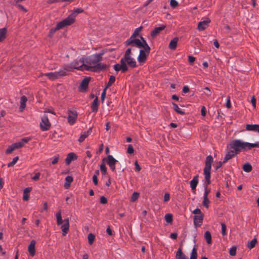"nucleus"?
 I'll return each mask as SVG.
<instances>
[{
    "instance_id": "1",
    "label": "nucleus",
    "mask_w": 259,
    "mask_h": 259,
    "mask_svg": "<svg viewBox=\"0 0 259 259\" xmlns=\"http://www.w3.org/2000/svg\"><path fill=\"white\" fill-rule=\"evenodd\" d=\"M107 52V50H103L100 53H96L89 57H84L85 63L88 67L92 68L91 70L87 71L100 72L106 70L108 66L101 61L102 60L103 56Z\"/></svg>"
},
{
    "instance_id": "2",
    "label": "nucleus",
    "mask_w": 259,
    "mask_h": 259,
    "mask_svg": "<svg viewBox=\"0 0 259 259\" xmlns=\"http://www.w3.org/2000/svg\"><path fill=\"white\" fill-rule=\"evenodd\" d=\"M213 157L210 155L207 156L205 160V166L203 169V174L204 175V180L203 181L204 193L203 197H208V195L210 192V190L207 189V186L211 183L210 170L211 168V163L213 162Z\"/></svg>"
},
{
    "instance_id": "3",
    "label": "nucleus",
    "mask_w": 259,
    "mask_h": 259,
    "mask_svg": "<svg viewBox=\"0 0 259 259\" xmlns=\"http://www.w3.org/2000/svg\"><path fill=\"white\" fill-rule=\"evenodd\" d=\"M125 46H131V47H136L138 48H143L147 52L150 51L151 49L145 38L140 36V39L136 38L131 36L124 42Z\"/></svg>"
},
{
    "instance_id": "4",
    "label": "nucleus",
    "mask_w": 259,
    "mask_h": 259,
    "mask_svg": "<svg viewBox=\"0 0 259 259\" xmlns=\"http://www.w3.org/2000/svg\"><path fill=\"white\" fill-rule=\"evenodd\" d=\"M68 65L70 70L74 69L80 71H87V70H91L92 68L88 67V65L85 64L84 57L80 58L79 60H74Z\"/></svg>"
},
{
    "instance_id": "5",
    "label": "nucleus",
    "mask_w": 259,
    "mask_h": 259,
    "mask_svg": "<svg viewBox=\"0 0 259 259\" xmlns=\"http://www.w3.org/2000/svg\"><path fill=\"white\" fill-rule=\"evenodd\" d=\"M227 147L228 149H231L237 154L242 150L245 151V142L240 140H234L231 141Z\"/></svg>"
},
{
    "instance_id": "6",
    "label": "nucleus",
    "mask_w": 259,
    "mask_h": 259,
    "mask_svg": "<svg viewBox=\"0 0 259 259\" xmlns=\"http://www.w3.org/2000/svg\"><path fill=\"white\" fill-rule=\"evenodd\" d=\"M131 48H128L125 52L123 58H121L120 60H123L124 63L126 62L130 67L135 68L137 67V63L135 60L131 56Z\"/></svg>"
},
{
    "instance_id": "7",
    "label": "nucleus",
    "mask_w": 259,
    "mask_h": 259,
    "mask_svg": "<svg viewBox=\"0 0 259 259\" xmlns=\"http://www.w3.org/2000/svg\"><path fill=\"white\" fill-rule=\"evenodd\" d=\"M197 249L194 246L192 250L190 259H197ZM176 259H188L186 255L183 253L181 248H179L177 251Z\"/></svg>"
},
{
    "instance_id": "8",
    "label": "nucleus",
    "mask_w": 259,
    "mask_h": 259,
    "mask_svg": "<svg viewBox=\"0 0 259 259\" xmlns=\"http://www.w3.org/2000/svg\"><path fill=\"white\" fill-rule=\"evenodd\" d=\"M83 12V10L81 8H77L71 14L69 15L67 18L64 19L68 26L74 23L75 18L78 14Z\"/></svg>"
},
{
    "instance_id": "9",
    "label": "nucleus",
    "mask_w": 259,
    "mask_h": 259,
    "mask_svg": "<svg viewBox=\"0 0 259 259\" xmlns=\"http://www.w3.org/2000/svg\"><path fill=\"white\" fill-rule=\"evenodd\" d=\"M67 26H68V25L66 23V22L64 20L58 22L56 26L55 27L51 28L50 30L49 34H48V37L52 38L53 37V35L54 34V33L56 32V31H57L60 29H62Z\"/></svg>"
},
{
    "instance_id": "10",
    "label": "nucleus",
    "mask_w": 259,
    "mask_h": 259,
    "mask_svg": "<svg viewBox=\"0 0 259 259\" xmlns=\"http://www.w3.org/2000/svg\"><path fill=\"white\" fill-rule=\"evenodd\" d=\"M51 125L47 115H44L41 118V121L40 123V129L42 131H46L49 130Z\"/></svg>"
},
{
    "instance_id": "11",
    "label": "nucleus",
    "mask_w": 259,
    "mask_h": 259,
    "mask_svg": "<svg viewBox=\"0 0 259 259\" xmlns=\"http://www.w3.org/2000/svg\"><path fill=\"white\" fill-rule=\"evenodd\" d=\"M118 161L112 155H108L106 159V163L113 172L116 171L115 165Z\"/></svg>"
},
{
    "instance_id": "12",
    "label": "nucleus",
    "mask_w": 259,
    "mask_h": 259,
    "mask_svg": "<svg viewBox=\"0 0 259 259\" xmlns=\"http://www.w3.org/2000/svg\"><path fill=\"white\" fill-rule=\"evenodd\" d=\"M69 115L67 118L68 122L70 125H73L76 122L77 117V112L76 111L68 110Z\"/></svg>"
},
{
    "instance_id": "13",
    "label": "nucleus",
    "mask_w": 259,
    "mask_h": 259,
    "mask_svg": "<svg viewBox=\"0 0 259 259\" xmlns=\"http://www.w3.org/2000/svg\"><path fill=\"white\" fill-rule=\"evenodd\" d=\"M120 64H116L113 66L114 69L116 71L121 70L122 72H125L128 70V67L126 63H124L123 60H120Z\"/></svg>"
},
{
    "instance_id": "14",
    "label": "nucleus",
    "mask_w": 259,
    "mask_h": 259,
    "mask_svg": "<svg viewBox=\"0 0 259 259\" xmlns=\"http://www.w3.org/2000/svg\"><path fill=\"white\" fill-rule=\"evenodd\" d=\"M211 21L209 18H206L204 21L198 23L197 29L199 31H203L206 29L209 26Z\"/></svg>"
},
{
    "instance_id": "15",
    "label": "nucleus",
    "mask_w": 259,
    "mask_h": 259,
    "mask_svg": "<svg viewBox=\"0 0 259 259\" xmlns=\"http://www.w3.org/2000/svg\"><path fill=\"white\" fill-rule=\"evenodd\" d=\"M150 51L147 52L144 49L143 50H140V54L138 57V61L139 63H144L147 58V56L149 54Z\"/></svg>"
},
{
    "instance_id": "16",
    "label": "nucleus",
    "mask_w": 259,
    "mask_h": 259,
    "mask_svg": "<svg viewBox=\"0 0 259 259\" xmlns=\"http://www.w3.org/2000/svg\"><path fill=\"white\" fill-rule=\"evenodd\" d=\"M30 139L28 137H26L21 139L20 141L13 144L15 150L18 149L23 147L26 143H27Z\"/></svg>"
},
{
    "instance_id": "17",
    "label": "nucleus",
    "mask_w": 259,
    "mask_h": 259,
    "mask_svg": "<svg viewBox=\"0 0 259 259\" xmlns=\"http://www.w3.org/2000/svg\"><path fill=\"white\" fill-rule=\"evenodd\" d=\"M70 71L68 67V65H65L63 67L60 69L58 71H56L58 78L67 75L68 72Z\"/></svg>"
},
{
    "instance_id": "18",
    "label": "nucleus",
    "mask_w": 259,
    "mask_h": 259,
    "mask_svg": "<svg viewBox=\"0 0 259 259\" xmlns=\"http://www.w3.org/2000/svg\"><path fill=\"white\" fill-rule=\"evenodd\" d=\"M204 218V214L195 215L193 218L194 225L196 228L202 225Z\"/></svg>"
},
{
    "instance_id": "19",
    "label": "nucleus",
    "mask_w": 259,
    "mask_h": 259,
    "mask_svg": "<svg viewBox=\"0 0 259 259\" xmlns=\"http://www.w3.org/2000/svg\"><path fill=\"white\" fill-rule=\"evenodd\" d=\"M91 78L90 77H87L84 78L81 81L79 87V91H85L88 88L89 83L90 82Z\"/></svg>"
},
{
    "instance_id": "20",
    "label": "nucleus",
    "mask_w": 259,
    "mask_h": 259,
    "mask_svg": "<svg viewBox=\"0 0 259 259\" xmlns=\"http://www.w3.org/2000/svg\"><path fill=\"white\" fill-rule=\"evenodd\" d=\"M64 224L61 227L62 231V235L65 236L68 233L69 228V221L68 219H66L64 220Z\"/></svg>"
},
{
    "instance_id": "21",
    "label": "nucleus",
    "mask_w": 259,
    "mask_h": 259,
    "mask_svg": "<svg viewBox=\"0 0 259 259\" xmlns=\"http://www.w3.org/2000/svg\"><path fill=\"white\" fill-rule=\"evenodd\" d=\"M165 27L166 26L163 25L159 27L155 28L151 32V36L152 37H155L156 35L159 34L161 31L164 30Z\"/></svg>"
},
{
    "instance_id": "22",
    "label": "nucleus",
    "mask_w": 259,
    "mask_h": 259,
    "mask_svg": "<svg viewBox=\"0 0 259 259\" xmlns=\"http://www.w3.org/2000/svg\"><path fill=\"white\" fill-rule=\"evenodd\" d=\"M198 175L195 176L193 179L190 181V186L193 193H195L196 188L198 183Z\"/></svg>"
},
{
    "instance_id": "23",
    "label": "nucleus",
    "mask_w": 259,
    "mask_h": 259,
    "mask_svg": "<svg viewBox=\"0 0 259 259\" xmlns=\"http://www.w3.org/2000/svg\"><path fill=\"white\" fill-rule=\"evenodd\" d=\"M92 128H90L87 131L81 133L80 136L79 137L78 141L79 143L82 142L86 138H87L92 133Z\"/></svg>"
},
{
    "instance_id": "24",
    "label": "nucleus",
    "mask_w": 259,
    "mask_h": 259,
    "mask_svg": "<svg viewBox=\"0 0 259 259\" xmlns=\"http://www.w3.org/2000/svg\"><path fill=\"white\" fill-rule=\"evenodd\" d=\"M35 241L32 240L28 246V251L31 256H33L35 254Z\"/></svg>"
},
{
    "instance_id": "25",
    "label": "nucleus",
    "mask_w": 259,
    "mask_h": 259,
    "mask_svg": "<svg viewBox=\"0 0 259 259\" xmlns=\"http://www.w3.org/2000/svg\"><path fill=\"white\" fill-rule=\"evenodd\" d=\"M246 130L248 131L256 132L259 133V124H247L245 127Z\"/></svg>"
},
{
    "instance_id": "26",
    "label": "nucleus",
    "mask_w": 259,
    "mask_h": 259,
    "mask_svg": "<svg viewBox=\"0 0 259 259\" xmlns=\"http://www.w3.org/2000/svg\"><path fill=\"white\" fill-rule=\"evenodd\" d=\"M46 76L48 77V78L52 80H54L55 79H57L58 78L57 74L56 71L54 72H49V73H46L41 74L40 76Z\"/></svg>"
},
{
    "instance_id": "27",
    "label": "nucleus",
    "mask_w": 259,
    "mask_h": 259,
    "mask_svg": "<svg viewBox=\"0 0 259 259\" xmlns=\"http://www.w3.org/2000/svg\"><path fill=\"white\" fill-rule=\"evenodd\" d=\"M254 147L259 148V142H256L254 143H250L245 142V151L250 150Z\"/></svg>"
},
{
    "instance_id": "28",
    "label": "nucleus",
    "mask_w": 259,
    "mask_h": 259,
    "mask_svg": "<svg viewBox=\"0 0 259 259\" xmlns=\"http://www.w3.org/2000/svg\"><path fill=\"white\" fill-rule=\"evenodd\" d=\"M99 101L97 97L94 100L91 105V109L93 112L96 113L98 110Z\"/></svg>"
},
{
    "instance_id": "29",
    "label": "nucleus",
    "mask_w": 259,
    "mask_h": 259,
    "mask_svg": "<svg viewBox=\"0 0 259 259\" xmlns=\"http://www.w3.org/2000/svg\"><path fill=\"white\" fill-rule=\"evenodd\" d=\"M77 158L76 155L74 153H69L68 154L67 157L65 159V162L66 164L68 165L70 163L72 160Z\"/></svg>"
},
{
    "instance_id": "30",
    "label": "nucleus",
    "mask_w": 259,
    "mask_h": 259,
    "mask_svg": "<svg viewBox=\"0 0 259 259\" xmlns=\"http://www.w3.org/2000/svg\"><path fill=\"white\" fill-rule=\"evenodd\" d=\"M179 40V38L177 37L174 38L169 44V48L171 50H175L177 46V43Z\"/></svg>"
},
{
    "instance_id": "31",
    "label": "nucleus",
    "mask_w": 259,
    "mask_h": 259,
    "mask_svg": "<svg viewBox=\"0 0 259 259\" xmlns=\"http://www.w3.org/2000/svg\"><path fill=\"white\" fill-rule=\"evenodd\" d=\"M228 150L229 151L224 157V162H226L228 160L234 157V156L236 154L235 153V152H234L233 150H231V149Z\"/></svg>"
},
{
    "instance_id": "32",
    "label": "nucleus",
    "mask_w": 259,
    "mask_h": 259,
    "mask_svg": "<svg viewBox=\"0 0 259 259\" xmlns=\"http://www.w3.org/2000/svg\"><path fill=\"white\" fill-rule=\"evenodd\" d=\"M27 101V98L25 96H23L21 97L20 100V111H23L26 107V103Z\"/></svg>"
},
{
    "instance_id": "33",
    "label": "nucleus",
    "mask_w": 259,
    "mask_h": 259,
    "mask_svg": "<svg viewBox=\"0 0 259 259\" xmlns=\"http://www.w3.org/2000/svg\"><path fill=\"white\" fill-rule=\"evenodd\" d=\"M73 177L71 176H67L65 178V183L64 184V187L65 189H68L70 187L71 183L73 182Z\"/></svg>"
},
{
    "instance_id": "34",
    "label": "nucleus",
    "mask_w": 259,
    "mask_h": 259,
    "mask_svg": "<svg viewBox=\"0 0 259 259\" xmlns=\"http://www.w3.org/2000/svg\"><path fill=\"white\" fill-rule=\"evenodd\" d=\"M7 29L6 28L0 29V42L4 41L6 38Z\"/></svg>"
},
{
    "instance_id": "35",
    "label": "nucleus",
    "mask_w": 259,
    "mask_h": 259,
    "mask_svg": "<svg viewBox=\"0 0 259 259\" xmlns=\"http://www.w3.org/2000/svg\"><path fill=\"white\" fill-rule=\"evenodd\" d=\"M204 238L206 241V242L208 244H211V243H212L211 235L210 232L209 231H207L205 232V233L204 234Z\"/></svg>"
},
{
    "instance_id": "36",
    "label": "nucleus",
    "mask_w": 259,
    "mask_h": 259,
    "mask_svg": "<svg viewBox=\"0 0 259 259\" xmlns=\"http://www.w3.org/2000/svg\"><path fill=\"white\" fill-rule=\"evenodd\" d=\"M173 105V109L174 110L177 112L178 114H180L181 115H184L185 114V112L181 110L178 106L177 104L176 103H172Z\"/></svg>"
},
{
    "instance_id": "37",
    "label": "nucleus",
    "mask_w": 259,
    "mask_h": 259,
    "mask_svg": "<svg viewBox=\"0 0 259 259\" xmlns=\"http://www.w3.org/2000/svg\"><path fill=\"white\" fill-rule=\"evenodd\" d=\"M242 168L244 171L247 172H250L252 169V166L249 163H246L245 164H244L242 167Z\"/></svg>"
},
{
    "instance_id": "38",
    "label": "nucleus",
    "mask_w": 259,
    "mask_h": 259,
    "mask_svg": "<svg viewBox=\"0 0 259 259\" xmlns=\"http://www.w3.org/2000/svg\"><path fill=\"white\" fill-rule=\"evenodd\" d=\"M56 219H57V224L58 226H60L62 224L63 222V220L62 219L61 213L60 211H58L56 213Z\"/></svg>"
},
{
    "instance_id": "39",
    "label": "nucleus",
    "mask_w": 259,
    "mask_h": 259,
    "mask_svg": "<svg viewBox=\"0 0 259 259\" xmlns=\"http://www.w3.org/2000/svg\"><path fill=\"white\" fill-rule=\"evenodd\" d=\"M74 0H48L47 1V3L48 4H52L53 3H60V2H68V3H71Z\"/></svg>"
},
{
    "instance_id": "40",
    "label": "nucleus",
    "mask_w": 259,
    "mask_h": 259,
    "mask_svg": "<svg viewBox=\"0 0 259 259\" xmlns=\"http://www.w3.org/2000/svg\"><path fill=\"white\" fill-rule=\"evenodd\" d=\"M257 243V239L254 238L247 245V247L249 249L253 248Z\"/></svg>"
},
{
    "instance_id": "41",
    "label": "nucleus",
    "mask_w": 259,
    "mask_h": 259,
    "mask_svg": "<svg viewBox=\"0 0 259 259\" xmlns=\"http://www.w3.org/2000/svg\"><path fill=\"white\" fill-rule=\"evenodd\" d=\"M115 77L114 76L111 75L109 77V79L108 81V82L106 87V88H108L112 85V84L115 82Z\"/></svg>"
},
{
    "instance_id": "42",
    "label": "nucleus",
    "mask_w": 259,
    "mask_h": 259,
    "mask_svg": "<svg viewBox=\"0 0 259 259\" xmlns=\"http://www.w3.org/2000/svg\"><path fill=\"white\" fill-rule=\"evenodd\" d=\"M210 203V201L209 200L208 197H203V200L202 201V205L204 207L206 208L209 207V204Z\"/></svg>"
},
{
    "instance_id": "43",
    "label": "nucleus",
    "mask_w": 259,
    "mask_h": 259,
    "mask_svg": "<svg viewBox=\"0 0 259 259\" xmlns=\"http://www.w3.org/2000/svg\"><path fill=\"white\" fill-rule=\"evenodd\" d=\"M142 26H140L138 28H137L131 36H133V37H136L139 35V33L142 30Z\"/></svg>"
},
{
    "instance_id": "44",
    "label": "nucleus",
    "mask_w": 259,
    "mask_h": 259,
    "mask_svg": "<svg viewBox=\"0 0 259 259\" xmlns=\"http://www.w3.org/2000/svg\"><path fill=\"white\" fill-rule=\"evenodd\" d=\"M100 169L102 175H105L107 174V168L104 162L100 165Z\"/></svg>"
},
{
    "instance_id": "45",
    "label": "nucleus",
    "mask_w": 259,
    "mask_h": 259,
    "mask_svg": "<svg viewBox=\"0 0 259 259\" xmlns=\"http://www.w3.org/2000/svg\"><path fill=\"white\" fill-rule=\"evenodd\" d=\"M165 220L168 223H171L172 221V215L170 213H167L165 215Z\"/></svg>"
},
{
    "instance_id": "46",
    "label": "nucleus",
    "mask_w": 259,
    "mask_h": 259,
    "mask_svg": "<svg viewBox=\"0 0 259 259\" xmlns=\"http://www.w3.org/2000/svg\"><path fill=\"white\" fill-rule=\"evenodd\" d=\"M95 235L92 233H90L88 235V241H89V243L90 245H92L94 241L95 240Z\"/></svg>"
},
{
    "instance_id": "47",
    "label": "nucleus",
    "mask_w": 259,
    "mask_h": 259,
    "mask_svg": "<svg viewBox=\"0 0 259 259\" xmlns=\"http://www.w3.org/2000/svg\"><path fill=\"white\" fill-rule=\"evenodd\" d=\"M19 159V157L16 156L13 158L12 161L9 162L8 164V167H12L14 165Z\"/></svg>"
},
{
    "instance_id": "48",
    "label": "nucleus",
    "mask_w": 259,
    "mask_h": 259,
    "mask_svg": "<svg viewBox=\"0 0 259 259\" xmlns=\"http://www.w3.org/2000/svg\"><path fill=\"white\" fill-rule=\"evenodd\" d=\"M139 193L135 192H134V193L133 194V195L132 196L131 201H132V202L136 201L139 198Z\"/></svg>"
},
{
    "instance_id": "49",
    "label": "nucleus",
    "mask_w": 259,
    "mask_h": 259,
    "mask_svg": "<svg viewBox=\"0 0 259 259\" xmlns=\"http://www.w3.org/2000/svg\"><path fill=\"white\" fill-rule=\"evenodd\" d=\"M229 253L231 256H235L236 254V247L234 246L229 250Z\"/></svg>"
},
{
    "instance_id": "50",
    "label": "nucleus",
    "mask_w": 259,
    "mask_h": 259,
    "mask_svg": "<svg viewBox=\"0 0 259 259\" xmlns=\"http://www.w3.org/2000/svg\"><path fill=\"white\" fill-rule=\"evenodd\" d=\"M222 227V233L223 236H225L226 234V226L225 223H221Z\"/></svg>"
},
{
    "instance_id": "51",
    "label": "nucleus",
    "mask_w": 259,
    "mask_h": 259,
    "mask_svg": "<svg viewBox=\"0 0 259 259\" xmlns=\"http://www.w3.org/2000/svg\"><path fill=\"white\" fill-rule=\"evenodd\" d=\"M59 159V154L56 155L53 158V160L51 162L52 164H56L58 162Z\"/></svg>"
},
{
    "instance_id": "52",
    "label": "nucleus",
    "mask_w": 259,
    "mask_h": 259,
    "mask_svg": "<svg viewBox=\"0 0 259 259\" xmlns=\"http://www.w3.org/2000/svg\"><path fill=\"white\" fill-rule=\"evenodd\" d=\"M14 150H15V148L13 146V145L12 144L6 150V153L7 154H10Z\"/></svg>"
},
{
    "instance_id": "53",
    "label": "nucleus",
    "mask_w": 259,
    "mask_h": 259,
    "mask_svg": "<svg viewBox=\"0 0 259 259\" xmlns=\"http://www.w3.org/2000/svg\"><path fill=\"white\" fill-rule=\"evenodd\" d=\"M170 5L172 8H175L178 6V3L176 0H170Z\"/></svg>"
},
{
    "instance_id": "54",
    "label": "nucleus",
    "mask_w": 259,
    "mask_h": 259,
    "mask_svg": "<svg viewBox=\"0 0 259 259\" xmlns=\"http://www.w3.org/2000/svg\"><path fill=\"white\" fill-rule=\"evenodd\" d=\"M134 152V149L132 145H128L127 149V153L129 154H133Z\"/></svg>"
},
{
    "instance_id": "55",
    "label": "nucleus",
    "mask_w": 259,
    "mask_h": 259,
    "mask_svg": "<svg viewBox=\"0 0 259 259\" xmlns=\"http://www.w3.org/2000/svg\"><path fill=\"white\" fill-rule=\"evenodd\" d=\"M106 89L107 88H105L101 94V99L102 103L104 102L106 97Z\"/></svg>"
},
{
    "instance_id": "56",
    "label": "nucleus",
    "mask_w": 259,
    "mask_h": 259,
    "mask_svg": "<svg viewBox=\"0 0 259 259\" xmlns=\"http://www.w3.org/2000/svg\"><path fill=\"white\" fill-rule=\"evenodd\" d=\"M193 213L195 214V215H201V214H204L201 211V210L199 208H196L193 211Z\"/></svg>"
},
{
    "instance_id": "57",
    "label": "nucleus",
    "mask_w": 259,
    "mask_h": 259,
    "mask_svg": "<svg viewBox=\"0 0 259 259\" xmlns=\"http://www.w3.org/2000/svg\"><path fill=\"white\" fill-rule=\"evenodd\" d=\"M40 174V172H37L35 175L32 177V179L34 181H37L39 180Z\"/></svg>"
},
{
    "instance_id": "58",
    "label": "nucleus",
    "mask_w": 259,
    "mask_h": 259,
    "mask_svg": "<svg viewBox=\"0 0 259 259\" xmlns=\"http://www.w3.org/2000/svg\"><path fill=\"white\" fill-rule=\"evenodd\" d=\"M225 162H224V160L223 161H219L217 163L216 165L215 166V170L218 169L220 167H222L223 163H225Z\"/></svg>"
},
{
    "instance_id": "59",
    "label": "nucleus",
    "mask_w": 259,
    "mask_h": 259,
    "mask_svg": "<svg viewBox=\"0 0 259 259\" xmlns=\"http://www.w3.org/2000/svg\"><path fill=\"white\" fill-rule=\"evenodd\" d=\"M100 202L103 204H106L107 203V199L105 196H101L100 197Z\"/></svg>"
},
{
    "instance_id": "60",
    "label": "nucleus",
    "mask_w": 259,
    "mask_h": 259,
    "mask_svg": "<svg viewBox=\"0 0 259 259\" xmlns=\"http://www.w3.org/2000/svg\"><path fill=\"white\" fill-rule=\"evenodd\" d=\"M226 107L228 108H230L231 107V104L230 102V97L228 96L227 97V102H226Z\"/></svg>"
},
{
    "instance_id": "61",
    "label": "nucleus",
    "mask_w": 259,
    "mask_h": 259,
    "mask_svg": "<svg viewBox=\"0 0 259 259\" xmlns=\"http://www.w3.org/2000/svg\"><path fill=\"white\" fill-rule=\"evenodd\" d=\"M16 6L17 7H18L19 8H20L23 12H27V10L23 6H22V5L18 4V5H16Z\"/></svg>"
},
{
    "instance_id": "62",
    "label": "nucleus",
    "mask_w": 259,
    "mask_h": 259,
    "mask_svg": "<svg viewBox=\"0 0 259 259\" xmlns=\"http://www.w3.org/2000/svg\"><path fill=\"white\" fill-rule=\"evenodd\" d=\"M251 102L254 108L256 107V99L253 96L251 99Z\"/></svg>"
},
{
    "instance_id": "63",
    "label": "nucleus",
    "mask_w": 259,
    "mask_h": 259,
    "mask_svg": "<svg viewBox=\"0 0 259 259\" xmlns=\"http://www.w3.org/2000/svg\"><path fill=\"white\" fill-rule=\"evenodd\" d=\"M195 60V58L192 56H189L188 57V61L190 64H192L194 62Z\"/></svg>"
},
{
    "instance_id": "64",
    "label": "nucleus",
    "mask_w": 259,
    "mask_h": 259,
    "mask_svg": "<svg viewBox=\"0 0 259 259\" xmlns=\"http://www.w3.org/2000/svg\"><path fill=\"white\" fill-rule=\"evenodd\" d=\"M29 199V195L23 192V199L24 201H28Z\"/></svg>"
}]
</instances>
